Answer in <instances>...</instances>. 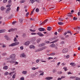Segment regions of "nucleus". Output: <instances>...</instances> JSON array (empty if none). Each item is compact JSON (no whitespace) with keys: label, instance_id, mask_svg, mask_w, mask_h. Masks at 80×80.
Returning <instances> with one entry per match:
<instances>
[{"label":"nucleus","instance_id":"f257e3e1","mask_svg":"<svg viewBox=\"0 0 80 80\" xmlns=\"http://www.w3.org/2000/svg\"><path fill=\"white\" fill-rule=\"evenodd\" d=\"M15 54H13L10 55L9 58H7V60H11L8 61V62L10 63H15V62L12 60L15 59Z\"/></svg>","mask_w":80,"mask_h":80},{"label":"nucleus","instance_id":"f03ea898","mask_svg":"<svg viewBox=\"0 0 80 80\" xmlns=\"http://www.w3.org/2000/svg\"><path fill=\"white\" fill-rule=\"evenodd\" d=\"M19 44V42H15L12 43L11 44L9 45V47H13L14 46H16V45H18Z\"/></svg>","mask_w":80,"mask_h":80},{"label":"nucleus","instance_id":"7ed1b4c3","mask_svg":"<svg viewBox=\"0 0 80 80\" xmlns=\"http://www.w3.org/2000/svg\"><path fill=\"white\" fill-rule=\"evenodd\" d=\"M8 3V5L6 6V7H10L12 5V0H9Z\"/></svg>","mask_w":80,"mask_h":80},{"label":"nucleus","instance_id":"20e7f679","mask_svg":"<svg viewBox=\"0 0 80 80\" xmlns=\"http://www.w3.org/2000/svg\"><path fill=\"white\" fill-rule=\"evenodd\" d=\"M11 10V8L10 7L8 8L6 10L5 12L6 13L8 14V13H9L10 12V10Z\"/></svg>","mask_w":80,"mask_h":80},{"label":"nucleus","instance_id":"39448f33","mask_svg":"<svg viewBox=\"0 0 80 80\" xmlns=\"http://www.w3.org/2000/svg\"><path fill=\"white\" fill-rule=\"evenodd\" d=\"M68 52V49L67 48H65L63 49L62 50V52L63 53H67Z\"/></svg>","mask_w":80,"mask_h":80},{"label":"nucleus","instance_id":"423d86ee","mask_svg":"<svg viewBox=\"0 0 80 80\" xmlns=\"http://www.w3.org/2000/svg\"><path fill=\"white\" fill-rule=\"evenodd\" d=\"M30 43L29 41H27L26 42L24 43V45H26V46H28Z\"/></svg>","mask_w":80,"mask_h":80},{"label":"nucleus","instance_id":"0eeeda50","mask_svg":"<svg viewBox=\"0 0 80 80\" xmlns=\"http://www.w3.org/2000/svg\"><path fill=\"white\" fill-rule=\"evenodd\" d=\"M37 34L40 37H43V36H44V35L42 33H41L40 32H38L37 33Z\"/></svg>","mask_w":80,"mask_h":80},{"label":"nucleus","instance_id":"6e6552de","mask_svg":"<svg viewBox=\"0 0 80 80\" xmlns=\"http://www.w3.org/2000/svg\"><path fill=\"white\" fill-rule=\"evenodd\" d=\"M17 29H11L10 30H8V32H12L13 31H15V30H17Z\"/></svg>","mask_w":80,"mask_h":80},{"label":"nucleus","instance_id":"1a4fd4ad","mask_svg":"<svg viewBox=\"0 0 80 80\" xmlns=\"http://www.w3.org/2000/svg\"><path fill=\"white\" fill-rule=\"evenodd\" d=\"M38 30L39 31H40V32H42V31H45V29L43 28H39L38 29Z\"/></svg>","mask_w":80,"mask_h":80},{"label":"nucleus","instance_id":"9d476101","mask_svg":"<svg viewBox=\"0 0 80 80\" xmlns=\"http://www.w3.org/2000/svg\"><path fill=\"white\" fill-rule=\"evenodd\" d=\"M20 57H24V58H25V57H26V55H25V53H22L21 54Z\"/></svg>","mask_w":80,"mask_h":80},{"label":"nucleus","instance_id":"9b49d317","mask_svg":"<svg viewBox=\"0 0 80 80\" xmlns=\"http://www.w3.org/2000/svg\"><path fill=\"white\" fill-rule=\"evenodd\" d=\"M48 22V19H46L42 23H41V25H42V24H45V23H47Z\"/></svg>","mask_w":80,"mask_h":80},{"label":"nucleus","instance_id":"f8f14e48","mask_svg":"<svg viewBox=\"0 0 80 80\" xmlns=\"http://www.w3.org/2000/svg\"><path fill=\"white\" fill-rule=\"evenodd\" d=\"M39 68L38 67H37L36 68H35V67H33L31 69L32 70H35L36 69H38Z\"/></svg>","mask_w":80,"mask_h":80},{"label":"nucleus","instance_id":"ddd939ff","mask_svg":"<svg viewBox=\"0 0 80 80\" xmlns=\"http://www.w3.org/2000/svg\"><path fill=\"white\" fill-rule=\"evenodd\" d=\"M31 40L32 42H34V41H35V40H36V38H35V37H34L32 38Z\"/></svg>","mask_w":80,"mask_h":80},{"label":"nucleus","instance_id":"4468645a","mask_svg":"<svg viewBox=\"0 0 80 80\" xmlns=\"http://www.w3.org/2000/svg\"><path fill=\"white\" fill-rule=\"evenodd\" d=\"M42 48H39L37 50H36L35 52H40V51H42Z\"/></svg>","mask_w":80,"mask_h":80},{"label":"nucleus","instance_id":"2eb2a0df","mask_svg":"<svg viewBox=\"0 0 80 80\" xmlns=\"http://www.w3.org/2000/svg\"><path fill=\"white\" fill-rule=\"evenodd\" d=\"M0 8L1 11H4L5 9V8L3 6L1 7Z\"/></svg>","mask_w":80,"mask_h":80},{"label":"nucleus","instance_id":"dca6fc26","mask_svg":"<svg viewBox=\"0 0 80 80\" xmlns=\"http://www.w3.org/2000/svg\"><path fill=\"white\" fill-rule=\"evenodd\" d=\"M30 48H31V49H32V48H35V46L33 45H31V46H30L29 47Z\"/></svg>","mask_w":80,"mask_h":80},{"label":"nucleus","instance_id":"f3484780","mask_svg":"<svg viewBox=\"0 0 80 80\" xmlns=\"http://www.w3.org/2000/svg\"><path fill=\"white\" fill-rule=\"evenodd\" d=\"M45 45V43H41V44H39V45H38L39 47H43V46H44V45Z\"/></svg>","mask_w":80,"mask_h":80},{"label":"nucleus","instance_id":"a211bd4d","mask_svg":"<svg viewBox=\"0 0 80 80\" xmlns=\"http://www.w3.org/2000/svg\"><path fill=\"white\" fill-rule=\"evenodd\" d=\"M53 78L52 77H48L45 78V79L47 80H52Z\"/></svg>","mask_w":80,"mask_h":80},{"label":"nucleus","instance_id":"6ab92c4d","mask_svg":"<svg viewBox=\"0 0 80 80\" xmlns=\"http://www.w3.org/2000/svg\"><path fill=\"white\" fill-rule=\"evenodd\" d=\"M6 30L5 29H1L0 30V33H4L5 32Z\"/></svg>","mask_w":80,"mask_h":80},{"label":"nucleus","instance_id":"aec40b11","mask_svg":"<svg viewBox=\"0 0 80 80\" xmlns=\"http://www.w3.org/2000/svg\"><path fill=\"white\" fill-rule=\"evenodd\" d=\"M40 41H41V39L40 38H38L36 42L37 43H38L40 42Z\"/></svg>","mask_w":80,"mask_h":80},{"label":"nucleus","instance_id":"412c9836","mask_svg":"<svg viewBox=\"0 0 80 80\" xmlns=\"http://www.w3.org/2000/svg\"><path fill=\"white\" fill-rule=\"evenodd\" d=\"M70 65H71V66H72V67H75V64L74 62H72L70 63Z\"/></svg>","mask_w":80,"mask_h":80},{"label":"nucleus","instance_id":"4be33fe9","mask_svg":"<svg viewBox=\"0 0 80 80\" xmlns=\"http://www.w3.org/2000/svg\"><path fill=\"white\" fill-rule=\"evenodd\" d=\"M59 40V39H57L55 41H53L52 42H50V43H55V42H57V41H58Z\"/></svg>","mask_w":80,"mask_h":80},{"label":"nucleus","instance_id":"5701e85b","mask_svg":"<svg viewBox=\"0 0 80 80\" xmlns=\"http://www.w3.org/2000/svg\"><path fill=\"white\" fill-rule=\"evenodd\" d=\"M22 73L23 74H24L25 75H26V74L27 73V71H22Z\"/></svg>","mask_w":80,"mask_h":80},{"label":"nucleus","instance_id":"b1692460","mask_svg":"<svg viewBox=\"0 0 80 80\" xmlns=\"http://www.w3.org/2000/svg\"><path fill=\"white\" fill-rule=\"evenodd\" d=\"M72 13H69L68 14V17H72Z\"/></svg>","mask_w":80,"mask_h":80},{"label":"nucleus","instance_id":"393cba45","mask_svg":"<svg viewBox=\"0 0 80 80\" xmlns=\"http://www.w3.org/2000/svg\"><path fill=\"white\" fill-rule=\"evenodd\" d=\"M52 73H55L56 72H57V69H56V68H54L53 69V70L52 71Z\"/></svg>","mask_w":80,"mask_h":80},{"label":"nucleus","instance_id":"a878e982","mask_svg":"<svg viewBox=\"0 0 80 80\" xmlns=\"http://www.w3.org/2000/svg\"><path fill=\"white\" fill-rule=\"evenodd\" d=\"M3 69L5 70H7L8 69V66H5L3 68Z\"/></svg>","mask_w":80,"mask_h":80},{"label":"nucleus","instance_id":"bb28decb","mask_svg":"<svg viewBox=\"0 0 80 80\" xmlns=\"http://www.w3.org/2000/svg\"><path fill=\"white\" fill-rule=\"evenodd\" d=\"M58 24L60 25H63V23L62 22H58Z\"/></svg>","mask_w":80,"mask_h":80},{"label":"nucleus","instance_id":"cd10ccee","mask_svg":"<svg viewBox=\"0 0 80 80\" xmlns=\"http://www.w3.org/2000/svg\"><path fill=\"white\" fill-rule=\"evenodd\" d=\"M29 30L30 32H35V31H36V30H32L31 29H30Z\"/></svg>","mask_w":80,"mask_h":80},{"label":"nucleus","instance_id":"c85d7f7f","mask_svg":"<svg viewBox=\"0 0 80 80\" xmlns=\"http://www.w3.org/2000/svg\"><path fill=\"white\" fill-rule=\"evenodd\" d=\"M37 0H31L30 1H31V3H33L35 2H36V1Z\"/></svg>","mask_w":80,"mask_h":80},{"label":"nucleus","instance_id":"c756f323","mask_svg":"<svg viewBox=\"0 0 80 80\" xmlns=\"http://www.w3.org/2000/svg\"><path fill=\"white\" fill-rule=\"evenodd\" d=\"M47 30L48 31H50L51 30V28L50 27H48Z\"/></svg>","mask_w":80,"mask_h":80},{"label":"nucleus","instance_id":"7c9ffc66","mask_svg":"<svg viewBox=\"0 0 80 80\" xmlns=\"http://www.w3.org/2000/svg\"><path fill=\"white\" fill-rule=\"evenodd\" d=\"M55 55V52H52L50 54V55L51 56H53Z\"/></svg>","mask_w":80,"mask_h":80},{"label":"nucleus","instance_id":"2f4dec72","mask_svg":"<svg viewBox=\"0 0 80 80\" xmlns=\"http://www.w3.org/2000/svg\"><path fill=\"white\" fill-rule=\"evenodd\" d=\"M76 78V77L75 76H71L70 77V78H71V79H74V78Z\"/></svg>","mask_w":80,"mask_h":80},{"label":"nucleus","instance_id":"473e14b6","mask_svg":"<svg viewBox=\"0 0 80 80\" xmlns=\"http://www.w3.org/2000/svg\"><path fill=\"white\" fill-rule=\"evenodd\" d=\"M20 23H22L23 22V19H19Z\"/></svg>","mask_w":80,"mask_h":80},{"label":"nucleus","instance_id":"72a5a7b5","mask_svg":"<svg viewBox=\"0 0 80 80\" xmlns=\"http://www.w3.org/2000/svg\"><path fill=\"white\" fill-rule=\"evenodd\" d=\"M25 2V0H21L20 1V3H24V2Z\"/></svg>","mask_w":80,"mask_h":80},{"label":"nucleus","instance_id":"f704fd0d","mask_svg":"<svg viewBox=\"0 0 80 80\" xmlns=\"http://www.w3.org/2000/svg\"><path fill=\"white\" fill-rule=\"evenodd\" d=\"M54 44H52L51 45H50V47H54Z\"/></svg>","mask_w":80,"mask_h":80},{"label":"nucleus","instance_id":"c9c22d12","mask_svg":"<svg viewBox=\"0 0 80 80\" xmlns=\"http://www.w3.org/2000/svg\"><path fill=\"white\" fill-rule=\"evenodd\" d=\"M63 69H64V71H67V70H68V69H67V68L66 67H64L63 68Z\"/></svg>","mask_w":80,"mask_h":80},{"label":"nucleus","instance_id":"e433bc0d","mask_svg":"<svg viewBox=\"0 0 80 80\" xmlns=\"http://www.w3.org/2000/svg\"><path fill=\"white\" fill-rule=\"evenodd\" d=\"M4 75H8V72H6L4 73Z\"/></svg>","mask_w":80,"mask_h":80},{"label":"nucleus","instance_id":"4c0bfd02","mask_svg":"<svg viewBox=\"0 0 80 80\" xmlns=\"http://www.w3.org/2000/svg\"><path fill=\"white\" fill-rule=\"evenodd\" d=\"M46 48V46H44L41 48V49H42V50H43L44 49H45Z\"/></svg>","mask_w":80,"mask_h":80},{"label":"nucleus","instance_id":"58836bf2","mask_svg":"<svg viewBox=\"0 0 80 80\" xmlns=\"http://www.w3.org/2000/svg\"><path fill=\"white\" fill-rule=\"evenodd\" d=\"M15 75H16V73H15V74L12 76V78H15Z\"/></svg>","mask_w":80,"mask_h":80},{"label":"nucleus","instance_id":"ea45409f","mask_svg":"<svg viewBox=\"0 0 80 80\" xmlns=\"http://www.w3.org/2000/svg\"><path fill=\"white\" fill-rule=\"evenodd\" d=\"M58 74H60L62 73V71H59L58 72Z\"/></svg>","mask_w":80,"mask_h":80},{"label":"nucleus","instance_id":"a19ab883","mask_svg":"<svg viewBox=\"0 0 80 80\" xmlns=\"http://www.w3.org/2000/svg\"><path fill=\"white\" fill-rule=\"evenodd\" d=\"M62 30H63V29H58V32H61V31H62Z\"/></svg>","mask_w":80,"mask_h":80},{"label":"nucleus","instance_id":"79ce46f5","mask_svg":"<svg viewBox=\"0 0 80 80\" xmlns=\"http://www.w3.org/2000/svg\"><path fill=\"white\" fill-rule=\"evenodd\" d=\"M71 31H67V33H70L71 35H72V33H71Z\"/></svg>","mask_w":80,"mask_h":80},{"label":"nucleus","instance_id":"37998d69","mask_svg":"<svg viewBox=\"0 0 80 80\" xmlns=\"http://www.w3.org/2000/svg\"><path fill=\"white\" fill-rule=\"evenodd\" d=\"M14 73V72L13 71L12 72H11L10 73H9V74L12 75Z\"/></svg>","mask_w":80,"mask_h":80},{"label":"nucleus","instance_id":"c03bdc74","mask_svg":"<svg viewBox=\"0 0 80 80\" xmlns=\"http://www.w3.org/2000/svg\"><path fill=\"white\" fill-rule=\"evenodd\" d=\"M77 18H76L75 17H74L73 18V20H77Z\"/></svg>","mask_w":80,"mask_h":80},{"label":"nucleus","instance_id":"a18cd8bd","mask_svg":"<svg viewBox=\"0 0 80 80\" xmlns=\"http://www.w3.org/2000/svg\"><path fill=\"white\" fill-rule=\"evenodd\" d=\"M44 75V72H43L42 73L40 74V75H42L43 76Z\"/></svg>","mask_w":80,"mask_h":80},{"label":"nucleus","instance_id":"49530a36","mask_svg":"<svg viewBox=\"0 0 80 80\" xmlns=\"http://www.w3.org/2000/svg\"><path fill=\"white\" fill-rule=\"evenodd\" d=\"M36 12H39V9L38 8H37L36 9Z\"/></svg>","mask_w":80,"mask_h":80},{"label":"nucleus","instance_id":"de8ad7c7","mask_svg":"<svg viewBox=\"0 0 80 80\" xmlns=\"http://www.w3.org/2000/svg\"><path fill=\"white\" fill-rule=\"evenodd\" d=\"M5 38H6V39H7V40H8V36H7V35L5 36Z\"/></svg>","mask_w":80,"mask_h":80},{"label":"nucleus","instance_id":"09e8293b","mask_svg":"<svg viewBox=\"0 0 80 80\" xmlns=\"http://www.w3.org/2000/svg\"><path fill=\"white\" fill-rule=\"evenodd\" d=\"M57 38L56 37H54L52 38V40H55Z\"/></svg>","mask_w":80,"mask_h":80},{"label":"nucleus","instance_id":"8fccbe9b","mask_svg":"<svg viewBox=\"0 0 80 80\" xmlns=\"http://www.w3.org/2000/svg\"><path fill=\"white\" fill-rule=\"evenodd\" d=\"M76 80H80V78L78 77H77L76 78Z\"/></svg>","mask_w":80,"mask_h":80},{"label":"nucleus","instance_id":"3c124183","mask_svg":"<svg viewBox=\"0 0 80 80\" xmlns=\"http://www.w3.org/2000/svg\"><path fill=\"white\" fill-rule=\"evenodd\" d=\"M14 42H17V38H14Z\"/></svg>","mask_w":80,"mask_h":80},{"label":"nucleus","instance_id":"603ef678","mask_svg":"<svg viewBox=\"0 0 80 80\" xmlns=\"http://www.w3.org/2000/svg\"><path fill=\"white\" fill-rule=\"evenodd\" d=\"M40 62V59H38L36 60V63H38Z\"/></svg>","mask_w":80,"mask_h":80},{"label":"nucleus","instance_id":"864d4df0","mask_svg":"<svg viewBox=\"0 0 80 80\" xmlns=\"http://www.w3.org/2000/svg\"><path fill=\"white\" fill-rule=\"evenodd\" d=\"M19 8H20V7H18L17 8V12H18L19 11Z\"/></svg>","mask_w":80,"mask_h":80},{"label":"nucleus","instance_id":"5fc2aeb1","mask_svg":"<svg viewBox=\"0 0 80 80\" xmlns=\"http://www.w3.org/2000/svg\"><path fill=\"white\" fill-rule=\"evenodd\" d=\"M26 35H25V33H24L23 34V35H22V36H23V37L24 38L25 37Z\"/></svg>","mask_w":80,"mask_h":80},{"label":"nucleus","instance_id":"6e6d98bb","mask_svg":"<svg viewBox=\"0 0 80 80\" xmlns=\"http://www.w3.org/2000/svg\"><path fill=\"white\" fill-rule=\"evenodd\" d=\"M8 0H3V3H7Z\"/></svg>","mask_w":80,"mask_h":80},{"label":"nucleus","instance_id":"4d7b16f0","mask_svg":"<svg viewBox=\"0 0 80 80\" xmlns=\"http://www.w3.org/2000/svg\"><path fill=\"white\" fill-rule=\"evenodd\" d=\"M45 42L46 43H50V41H45Z\"/></svg>","mask_w":80,"mask_h":80},{"label":"nucleus","instance_id":"13d9d810","mask_svg":"<svg viewBox=\"0 0 80 80\" xmlns=\"http://www.w3.org/2000/svg\"><path fill=\"white\" fill-rule=\"evenodd\" d=\"M69 57H70V55H67V56H66V58H68Z\"/></svg>","mask_w":80,"mask_h":80},{"label":"nucleus","instance_id":"bf43d9fd","mask_svg":"<svg viewBox=\"0 0 80 80\" xmlns=\"http://www.w3.org/2000/svg\"><path fill=\"white\" fill-rule=\"evenodd\" d=\"M59 21H63V19L61 18H59Z\"/></svg>","mask_w":80,"mask_h":80},{"label":"nucleus","instance_id":"052dcab7","mask_svg":"<svg viewBox=\"0 0 80 80\" xmlns=\"http://www.w3.org/2000/svg\"><path fill=\"white\" fill-rule=\"evenodd\" d=\"M38 72H39V73H43V71L40 70L38 71Z\"/></svg>","mask_w":80,"mask_h":80},{"label":"nucleus","instance_id":"680f3d73","mask_svg":"<svg viewBox=\"0 0 80 80\" xmlns=\"http://www.w3.org/2000/svg\"><path fill=\"white\" fill-rule=\"evenodd\" d=\"M7 55V53H4L2 54L3 56H5Z\"/></svg>","mask_w":80,"mask_h":80},{"label":"nucleus","instance_id":"e2e57ef3","mask_svg":"<svg viewBox=\"0 0 80 80\" xmlns=\"http://www.w3.org/2000/svg\"><path fill=\"white\" fill-rule=\"evenodd\" d=\"M15 68H11V70H12V71L14 70H15Z\"/></svg>","mask_w":80,"mask_h":80},{"label":"nucleus","instance_id":"0e129e2a","mask_svg":"<svg viewBox=\"0 0 80 80\" xmlns=\"http://www.w3.org/2000/svg\"><path fill=\"white\" fill-rule=\"evenodd\" d=\"M29 15V12H27L26 14V17H28V16Z\"/></svg>","mask_w":80,"mask_h":80},{"label":"nucleus","instance_id":"69168bd1","mask_svg":"<svg viewBox=\"0 0 80 80\" xmlns=\"http://www.w3.org/2000/svg\"><path fill=\"white\" fill-rule=\"evenodd\" d=\"M20 48L21 50H23V47L21 46L20 47Z\"/></svg>","mask_w":80,"mask_h":80},{"label":"nucleus","instance_id":"338daca9","mask_svg":"<svg viewBox=\"0 0 80 80\" xmlns=\"http://www.w3.org/2000/svg\"><path fill=\"white\" fill-rule=\"evenodd\" d=\"M20 80H24V78L23 77H22L20 78Z\"/></svg>","mask_w":80,"mask_h":80},{"label":"nucleus","instance_id":"774afa93","mask_svg":"<svg viewBox=\"0 0 80 80\" xmlns=\"http://www.w3.org/2000/svg\"><path fill=\"white\" fill-rule=\"evenodd\" d=\"M78 30L80 31V27H78Z\"/></svg>","mask_w":80,"mask_h":80}]
</instances>
